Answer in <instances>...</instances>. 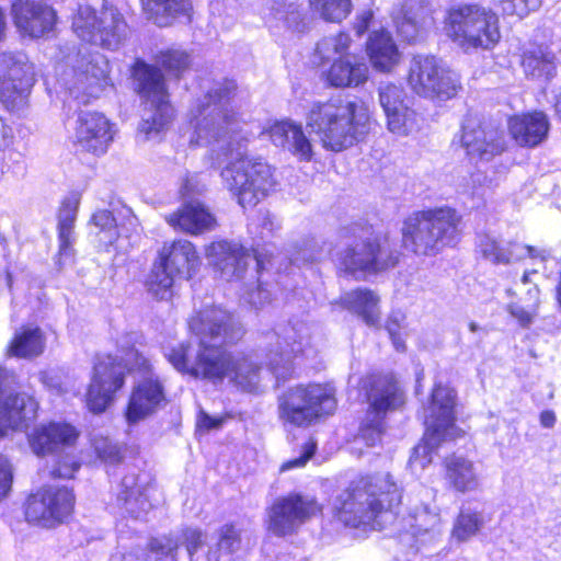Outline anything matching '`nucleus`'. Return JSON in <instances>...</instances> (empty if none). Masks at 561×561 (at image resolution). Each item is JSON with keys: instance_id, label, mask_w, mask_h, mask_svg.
Masks as SVG:
<instances>
[{"instance_id": "412c9836", "label": "nucleus", "mask_w": 561, "mask_h": 561, "mask_svg": "<svg viewBox=\"0 0 561 561\" xmlns=\"http://www.w3.org/2000/svg\"><path fill=\"white\" fill-rule=\"evenodd\" d=\"M11 13L16 27L24 34L38 38L49 33L56 22L55 10L43 1L15 0Z\"/></svg>"}, {"instance_id": "c85d7f7f", "label": "nucleus", "mask_w": 561, "mask_h": 561, "mask_svg": "<svg viewBox=\"0 0 561 561\" xmlns=\"http://www.w3.org/2000/svg\"><path fill=\"white\" fill-rule=\"evenodd\" d=\"M444 463L445 479L455 491L466 493L480 488V476L472 460L453 455L447 457Z\"/></svg>"}, {"instance_id": "338daca9", "label": "nucleus", "mask_w": 561, "mask_h": 561, "mask_svg": "<svg viewBox=\"0 0 561 561\" xmlns=\"http://www.w3.org/2000/svg\"><path fill=\"white\" fill-rule=\"evenodd\" d=\"M314 451H316L314 443L306 444L302 454L295 459L284 462L280 467V471H287L290 469L304 467L308 462V460L313 456Z\"/></svg>"}, {"instance_id": "8fccbe9b", "label": "nucleus", "mask_w": 561, "mask_h": 561, "mask_svg": "<svg viewBox=\"0 0 561 561\" xmlns=\"http://www.w3.org/2000/svg\"><path fill=\"white\" fill-rule=\"evenodd\" d=\"M180 540L171 536L152 538L149 550L156 561H178Z\"/></svg>"}, {"instance_id": "f8f14e48", "label": "nucleus", "mask_w": 561, "mask_h": 561, "mask_svg": "<svg viewBox=\"0 0 561 561\" xmlns=\"http://www.w3.org/2000/svg\"><path fill=\"white\" fill-rule=\"evenodd\" d=\"M66 49L67 54L60 50L62 57L56 67L57 80L73 99L85 104L99 92L100 82L106 75V61L101 55L89 58L81 50Z\"/></svg>"}, {"instance_id": "423d86ee", "label": "nucleus", "mask_w": 561, "mask_h": 561, "mask_svg": "<svg viewBox=\"0 0 561 561\" xmlns=\"http://www.w3.org/2000/svg\"><path fill=\"white\" fill-rule=\"evenodd\" d=\"M345 249L337 254L340 268L358 278L377 274L397 265L398 251L390 240L376 233L370 226L353 224L340 232Z\"/></svg>"}, {"instance_id": "473e14b6", "label": "nucleus", "mask_w": 561, "mask_h": 561, "mask_svg": "<svg viewBox=\"0 0 561 561\" xmlns=\"http://www.w3.org/2000/svg\"><path fill=\"white\" fill-rule=\"evenodd\" d=\"M405 523L408 529L404 536L410 535L421 545L432 541L438 535L439 515L426 505L415 507Z\"/></svg>"}, {"instance_id": "f03ea898", "label": "nucleus", "mask_w": 561, "mask_h": 561, "mask_svg": "<svg viewBox=\"0 0 561 561\" xmlns=\"http://www.w3.org/2000/svg\"><path fill=\"white\" fill-rule=\"evenodd\" d=\"M190 330L198 339L197 348L191 343H180L164 354L178 371L215 385L228 378L248 392L257 389L260 367L247 355L224 347L243 335L242 325L233 314L218 307L206 308L191 319Z\"/></svg>"}, {"instance_id": "1a4fd4ad", "label": "nucleus", "mask_w": 561, "mask_h": 561, "mask_svg": "<svg viewBox=\"0 0 561 561\" xmlns=\"http://www.w3.org/2000/svg\"><path fill=\"white\" fill-rule=\"evenodd\" d=\"M133 75L144 100L139 134L147 140L154 139L168 128L173 118L163 76L160 70L144 61L135 64Z\"/></svg>"}, {"instance_id": "4c0bfd02", "label": "nucleus", "mask_w": 561, "mask_h": 561, "mask_svg": "<svg viewBox=\"0 0 561 561\" xmlns=\"http://www.w3.org/2000/svg\"><path fill=\"white\" fill-rule=\"evenodd\" d=\"M556 57L547 47L537 46L523 55L522 66L526 76L549 79L556 73Z\"/></svg>"}, {"instance_id": "13d9d810", "label": "nucleus", "mask_w": 561, "mask_h": 561, "mask_svg": "<svg viewBox=\"0 0 561 561\" xmlns=\"http://www.w3.org/2000/svg\"><path fill=\"white\" fill-rule=\"evenodd\" d=\"M535 272H525L520 283L517 284V291L522 295L519 300L527 302L530 308H538L539 306V288L536 284L531 283L529 276Z\"/></svg>"}, {"instance_id": "58836bf2", "label": "nucleus", "mask_w": 561, "mask_h": 561, "mask_svg": "<svg viewBox=\"0 0 561 561\" xmlns=\"http://www.w3.org/2000/svg\"><path fill=\"white\" fill-rule=\"evenodd\" d=\"M44 351V339L41 329L27 328L15 333L10 346L9 353L16 357H34Z\"/></svg>"}, {"instance_id": "052dcab7", "label": "nucleus", "mask_w": 561, "mask_h": 561, "mask_svg": "<svg viewBox=\"0 0 561 561\" xmlns=\"http://www.w3.org/2000/svg\"><path fill=\"white\" fill-rule=\"evenodd\" d=\"M537 308H530L527 302L520 300L507 306V311L514 317L520 325L526 327L533 322Z\"/></svg>"}, {"instance_id": "4d7b16f0", "label": "nucleus", "mask_w": 561, "mask_h": 561, "mask_svg": "<svg viewBox=\"0 0 561 561\" xmlns=\"http://www.w3.org/2000/svg\"><path fill=\"white\" fill-rule=\"evenodd\" d=\"M505 248L508 255L507 264L511 262L522 261L526 257H539L541 261H545L548 256V252L546 250H540L518 242H508Z\"/></svg>"}, {"instance_id": "0e129e2a", "label": "nucleus", "mask_w": 561, "mask_h": 561, "mask_svg": "<svg viewBox=\"0 0 561 561\" xmlns=\"http://www.w3.org/2000/svg\"><path fill=\"white\" fill-rule=\"evenodd\" d=\"M12 481V466L7 457L0 455V501L8 495L11 490Z\"/></svg>"}, {"instance_id": "2eb2a0df", "label": "nucleus", "mask_w": 561, "mask_h": 561, "mask_svg": "<svg viewBox=\"0 0 561 561\" xmlns=\"http://www.w3.org/2000/svg\"><path fill=\"white\" fill-rule=\"evenodd\" d=\"M311 329L304 321H296L268 331L264 335L266 365L277 380H286L293 371V357L310 344Z\"/></svg>"}, {"instance_id": "de8ad7c7", "label": "nucleus", "mask_w": 561, "mask_h": 561, "mask_svg": "<svg viewBox=\"0 0 561 561\" xmlns=\"http://www.w3.org/2000/svg\"><path fill=\"white\" fill-rule=\"evenodd\" d=\"M282 148L287 149L301 161H310L313 156L312 145L306 137L301 125L294 122L290 127L288 146H282Z\"/></svg>"}, {"instance_id": "2f4dec72", "label": "nucleus", "mask_w": 561, "mask_h": 561, "mask_svg": "<svg viewBox=\"0 0 561 561\" xmlns=\"http://www.w3.org/2000/svg\"><path fill=\"white\" fill-rule=\"evenodd\" d=\"M33 82V66L24 54L3 53L0 55V84L32 88Z\"/></svg>"}, {"instance_id": "a19ab883", "label": "nucleus", "mask_w": 561, "mask_h": 561, "mask_svg": "<svg viewBox=\"0 0 561 561\" xmlns=\"http://www.w3.org/2000/svg\"><path fill=\"white\" fill-rule=\"evenodd\" d=\"M351 42L352 39L346 33L323 37L317 44L314 57L322 62L331 60L333 62L337 58H344L348 55Z\"/></svg>"}, {"instance_id": "5701e85b", "label": "nucleus", "mask_w": 561, "mask_h": 561, "mask_svg": "<svg viewBox=\"0 0 561 561\" xmlns=\"http://www.w3.org/2000/svg\"><path fill=\"white\" fill-rule=\"evenodd\" d=\"M368 416L385 419L389 412L400 409L405 396L392 375L373 376L367 390Z\"/></svg>"}, {"instance_id": "7ed1b4c3", "label": "nucleus", "mask_w": 561, "mask_h": 561, "mask_svg": "<svg viewBox=\"0 0 561 561\" xmlns=\"http://www.w3.org/2000/svg\"><path fill=\"white\" fill-rule=\"evenodd\" d=\"M126 370L140 374L126 410L128 424H136L165 403V393L163 383L151 370L149 359L135 347L126 350L121 359L112 355L96 357L87 392V405L93 413L104 412L113 401V394L124 386Z\"/></svg>"}, {"instance_id": "b1692460", "label": "nucleus", "mask_w": 561, "mask_h": 561, "mask_svg": "<svg viewBox=\"0 0 561 561\" xmlns=\"http://www.w3.org/2000/svg\"><path fill=\"white\" fill-rule=\"evenodd\" d=\"M76 137L83 150L98 156L103 154L113 141L112 125L101 113H81L78 118Z\"/></svg>"}, {"instance_id": "f704fd0d", "label": "nucleus", "mask_w": 561, "mask_h": 561, "mask_svg": "<svg viewBox=\"0 0 561 561\" xmlns=\"http://www.w3.org/2000/svg\"><path fill=\"white\" fill-rule=\"evenodd\" d=\"M344 307L357 313L368 325L379 320V297L370 289L357 288L342 296Z\"/></svg>"}, {"instance_id": "e2e57ef3", "label": "nucleus", "mask_w": 561, "mask_h": 561, "mask_svg": "<svg viewBox=\"0 0 561 561\" xmlns=\"http://www.w3.org/2000/svg\"><path fill=\"white\" fill-rule=\"evenodd\" d=\"M324 249L320 243L316 240L308 241L305 247L299 250L297 256H295L294 262L297 263L299 261L311 263L321 259Z\"/></svg>"}, {"instance_id": "bb28decb", "label": "nucleus", "mask_w": 561, "mask_h": 561, "mask_svg": "<svg viewBox=\"0 0 561 561\" xmlns=\"http://www.w3.org/2000/svg\"><path fill=\"white\" fill-rule=\"evenodd\" d=\"M549 121L545 113L534 112L516 115L508 121L512 138L522 147H536L541 144L549 131Z\"/></svg>"}, {"instance_id": "6e6d98bb", "label": "nucleus", "mask_w": 561, "mask_h": 561, "mask_svg": "<svg viewBox=\"0 0 561 561\" xmlns=\"http://www.w3.org/2000/svg\"><path fill=\"white\" fill-rule=\"evenodd\" d=\"M93 447L98 457L105 463H118L123 456L121 448L107 437L94 438Z\"/></svg>"}, {"instance_id": "6e6552de", "label": "nucleus", "mask_w": 561, "mask_h": 561, "mask_svg": "<svg viewBox=\"0 0 561 561\" xmlns=\"http://www.w3.org/2000/svg\"><path fill=\"white\" fill-rule=\"evenodd\" d=\"M456 391L448 386L435 383L428 404L424 408L425 433L423 442L413 448L409 463L424 469L432 462V454L442 442L456 436Z\"/></svg>"}, {"instance_id": "5fc2aeb1", "label": "nucleus", "mask_w": 561, "mask_h": 561, "mask_svg": "<svg viewBox=\"0 0 561 561\" xmlns=\"http://www.w3.org/2000/svg\"><path fill=\"white\" fill-rule=\"evenodd\" d=\"M158 62L170 73L179 76L181 71L187 68L190 57L181 50H167L161 53Z\"/></svg>"}, {"instance_id": "c03bdc74", "label": "nucleus", "mask_w": 561, "mask_h": 561, "mask_svg": "<svg viewBox=\"0 0 561 561\" xmlns=\"http://www.w3.org/2000/svg\"><path fill=\"white\" fill-rule=\"evenodd\" d=\"M311 10L328 22L339 23L352 10L351 0H309Z\"/></svg>"}, {"instance_id": "c756f323", "label": "nucleus", "mask_w": 561, "mask_h": 561, "mask_svg": "<svg viewBox=\"0 0 561 561\" xmlns=\"http://www.w3.org/2000/svg\"><path fill=\"white\" fill-rule=\"evenodd\" d=\"M430 0H403L401 15L396 18L399 34L408 42L414 41L431 20Z\"/></svg>"}, {"instance_id": "680f3d73", "label": "nucleus", "mask_w": 561, "mask_h": 561, "mask_svg": "<svg viewBox=\"0 0 561 561\" xmlns=\"http://www.w3.org/2000/svg\"><path fill=\"white\" fill-rule=\"evenodd\" d=\"M291 124L293 122L290 121H280L271 125L267 134L275 146H288V137L290 134Z\"/></svg>"}, {"instance_id": "69168bd1", "label": "nucleus", "mask_w": 561, "mask_h": 561, "mask_svg": "<svg viewBox=\"0 0 561 561\" xmlns=\"http://www.w3.org/2000/svg\"><path fill=\"white\" fill-rule=\"evenodd\" d=\"M403 319L401 314H392L386 323V331L388 332L392 343L398 351L404 350V342L400 333V321Z\"/></svg>"}, {"instance_id": "864d4df0", "label": "nucleus", "mask_w": 561, "mask_h": 561, "mask_svg": "<svg viewBox=\"0 0 561 561\" xmlns=\"http://www.w3.org/2000/svg\"><path fill=\"white\" fill-rule=\"evenodd\" d=\"M383 431V420L373 415L368 416L367 413L359 428L357 439L363 440L367 446H375L380 442Z\"/></svg>"}, {"instance_id": "f3484780", "label": "nucleus", "mask_w": 561, "mask_h": 561, "mask_svg": "<svg viewBox=\"0 0 561 561\" xmlns=\"http://www.w3.org/2000/svg\"><path fill=\"white\" fill-rule=\"evenodd\" d=\"M320 512L321 506L313 496L289 493L278 497L268 508L267 529L277 537H285Z\"/></svg>"}, {"instance_id": "603ef678", "label": "nucleus", "mask_w": 561, "mask_h": 561, "mask_svg": "<svg viewBox=\"0 0 561 561\" xmlns=\"http://www.w3.org/2000/svg\"><path fill=\"white\" fill-rule=\"evenodd\" d=\"M491 3L503 15H516L522 19L538 9L541 0H491Z\"/></svg>"}, {"instance_id": "ea45409f", "label": "nucleus", "mask_w": 561, "mask_h": 561, "mask_svg": "<svg viewBox=\"0 0 561 561\" xmlns=\"http://www.w3.org/2000/svg\"><path fill=\"white\" fill-rule=\"evenodd\" d=\"M243 548L240 531L232 525H225L219 530V538L215 550H209L207 561H220L225 558L231 561Z\"/></svg>"}, {"instance_id": "a211bd4d", "label": "nucleus", "mask_w": 561, "mask_h": 561, "mask_svg": "<svg viewBox=\"0 0 561 561\" xmlns=\"http://www.w3.org/2000/svg\"><path fill=\"white\" fill-rule=\"evenodd\" d=\"M75 495L67 488L45 486L27 499L26 519L51 528L64 523L72 513Z\"/></svg>"}, {"instance_id": "72a5a7b5", "label": "nucleus", "mask_w": 561, "mask_h": 561, "mask_svg": "<svg viewBox=\"0 0 561 561\" xmlns=\"http://www.w3.org/2000/svg\"><path fill=\"white\" fill-rule=\"evenodd\" d=\"M117 501L134 518H141L151 508L147 494L137 484L136 474H127L122 479Z\"/></svg>"}, {"instance_id": "4468645a", "label": "nucleus", "mask_w": 561, "mask_h": 561, "mask_svg": "<svg viewBox=\"0 0 561 561\" xmlns=\"http://www.w3.org/2000/svg\"><path fill=\"white\" fill-rule=\"evenodd\" d=\"M199 264V257L194 245L187 240H176L165 243L147 278L148 293L157 299H167L171 295L174 277L188 278L192 271Z\"/></svg>"}, {"instance_id": "c9c22d12", "label": "nucleus", "mask_w": 561, "mask_h": 561, "mask_svg": "<svg viewBox=\"0 0 561 561\" xmlns=\"http://www.w3.org/2000/svg\"><path fill=\"white\" fill-rule=\"evenodd\" d=\"M146 16L159 26L170 25L181 14L191 10L190 0H140Z\"/></svg>"}, {"instance_id": "7c9ffc66", "label": "nucleus", "mask_w": 561, "mask_h": 561, "mask_svg": "<svg viewBox=\"0 0 561 561\" xmlns=\"http://www.w3.org/2000/svg\"><path fill=\"white\" fill-rule=\"evenodd\" d=\"M366 49L370 62L379 71L389 72L399 64V50L387 31L381 30L371 33Z\"/></svg>"}, {"instance_id": "9b49d317", "label": "nucleus", "mask_w": 561, "mask_h": 561, "mask_svg": "<svg viewBox=\"0 0 561 561\" xmlns=\"http://www.w3.org/2000/svg\"><path fill=\"white\" fill-rule=\"evenodd\" d=\"M71 26L81 41L111 50L123 44L128 31L122 13L115 7L106 4L99 11L89 4H79Z\"/></svg>"}, {"instance_id": "dca6fc26", "label": "nucleus", "mask_w": 561, "mask_h": 561, "mask_svg": "<svg viewBox=\"0 0 561 561\" xmlns=\"http://www.w3.org/2000/svg\"><path fill=\"white\" fill-rule=\"evenodd\" d=\"M408 82L420 96L431 100H449L460 88L456 72L434 56L417 55L410 64Z\"/></svg>"}, {"instance_id": "0eeeda50", "label": "nucleus", "mask_w": 561, "mask_h": 561, "mask_svg": "<svg viewBox=\"0 0 561 561\" xmlns=\"http://www.w3.org/2000/svg\"><path fill=\"white\" fill-rule=\"evenodd\" d=\"M461 216L450 207L416 211L402 227L404 247L419 255H435L460 236Z\"/></svg>"}, {"instance_id": "79ce46f5", "label": "nucleus", "mask_w": 561, "mask_h": 561, "mask_svg": "<svg viewBox=\"0 0 561 561\" xmlns=\"http://www.w3.org/2000/svg\"><path fill=\"white\" fill-rule=\"evenodd\" d=\"M482 513L472 510H461L457 516L451 536L458 542H465L476 536L484 526Z\"/></svg>"}, {"instance_id": "37998d69", "label": "nucleus", "mask_w": 561, "mask_h": 561, "mask_svg": "<svg viewBox=\"0 0 561 561\" xmlns=\"http://www.w3.org/2000/svg\"><path fill=\"white\" fill-rule=\"evenodd\" d=\"M389 131L407 136L417 128L416 113L409 103L385 113Z\"/></svg>"}, {"instance_id": "aec40b11", "label": "nucleus", "mask_w": 561, "mask_h": 561, "mask_svg": "<svg viewBox=\"0 0 561 561\" xmlns=\"http://www.w3.org/2000/svg\"><path fill=\"white\" fill-rule=\"evenodd\" d=\"M8 371L0 368V437L11 430H26L36 417L37 402L26 393L5 394L2 386Z\"/></svg>"}, {"instance_id": "3c124183", "label": "nucleus", "mask_w": 561, "mask_h": 561, "mask_svg": "<svg viewBox=\"0 0 561 561\" xmlns=\"http://www.w3.org/2000/svg\"><path fill=\"white\" fill-rule=\"evenodd\" d=\"M378 94L380 106L385 113L409 103L403 88L394 83H381L378 89Z\"/></svg>"}, {"instance_id": "39448f33", "label": "nucleus", "mask_w": 561, "mask_h": 561, "mask_svg": "<svg viewBox=\"0 0 561 561\" xmlns=\"http://www.w3.org/2000/svg\"><path fill=\"white\" fill-rule=\"evenodd\" d=\"M368 122L363 104L336 98L314 103L308 113L307 127L325 149L342 151L368 133Z\"/></svg>"}, {"instance_id": "774afa93", "label": "nucleus", "mask_w": 561, "mask_h": 561, "mask_svg": "<svg viewBox=\"0 0 561 561\" xmlns=\"http://www.w3.org/2000/svg\"><path fill=\"white\" fill-rule=\"evenodd\" d=\"M245 299L253 307L261 308L271 300V293L262 284H259L256 289L247 293Z\"/></svg>"}, {"instance_id": "393cba45", "label": "nucleus", "mask_w": 561, "mask_h": 561, "mask_svg": "<svg viewBox=\"0 0 561 561\" xmlns=\"http://www.w3.org/2000/svg\"><path fill=\"white\" fill-rule=\"evenodd\" d=\"M78 437L76 428L65 423L39 426L28 434V443L36 455H46L71 446Z\"/></svg>"}, {"instance_id": "9d476101", "label": "nucleus", "mask_w": 561, "mask_h": 561, "mask_svg": "<svg viewBox=\"0 0 561 561\" xmlns=\"http://www.w3.org/2000/svg\"><path fill=\"white\" fill-rule=\"evenodd\" d=\"M447 35L462 48H492L501 37L497 15L479 4H461L449 10Z\"/></svg>"}, {"instance_id": "09e8293b", "label": "nucleus", "mask_w": 561, "mask_h": 561, "mask_svg": "<svg viewBox=\"0 0 561 561\" xmlns=\"http://www.w3.org/2000/svg\"><path fill=\"white\" fill-rule=\"evenodd\" d=\"M477 248L485 260L494 264H507L508 255L506 248L495 237L490 234L480 236Z\"/></svg>"}, {"instance_id": "49530a36", "label": "nucleus", "mask_w": 561, "mask_h": 561, "mask_svg": "<svg viewBox=\"0 0 561 561\" xmlns=\"http://www.w3.org/2000/svg\"><path fill=\"white\" fill-rule=\"evenodd\" d=\"M91 222L98 231L99 241L104 245H111L119 236L116 218L111 211L101 209L93 214Z\"/></svg>"}, {"instance_id": "ddd939ff", "label": "nucleus", "mask_w": 561, "mask_h": 561, "mask_svg": "<svg viewBox=\"0 0 561 561\" xmlns=\"http://www.w3.org/2000/svg\"><path fill=\"white\" fill-rule=\"evenodd\" d=\"M335 408L332 389L317 383L293 387L278 398L279 419L297 427L310 425L318 417L333 413Z\"/></svg>"}, {"instance_id": "4be33fe9", "label": "nucleus", "mask_w": 561, "mask_h": 561, "mask_svg": "<svg viewBox=\"0 0 561 561\" xmlns=\"http://www.w3.org/2000/svg\"><path fill=\"white\" fill-rule=\"evenodd\" d=\"M461 146L472 159L490 161L505 149V140L495 129H484L474 118H467L460 135Z\"/></svg>"}, {"instance_id": "a18cd8bd", "label": "nucleus", "mask_w": 561, "mask_h": 561, "mask_svg": "<svg viewBox=\"0 0 561 561\" xmlns=\"http://www.w3.org/2000/svg\"><path fill=\"white\" fill-rule=\"evenodd\" d=\"M30 87L18 84H0V103L13 114H22L27 107Z\"/></svg>"}, {"instance_id": "f257e3e1", "label": "nucleus", "mask_w": 561, "mask_h": 561, "mask_svg": "<svg viewBox=\"0 0 561 561\" xmlns=\"http://www.w3.org/2000/svg\"><path fill=\"white\" fill-rule=\"evenodd\" d=\"M237 85L232 80L216 83L191 112L190 145L208 148L214 168L229 161L220 176L225 187L242 207L255 206L274 191L272 167L262 158L247 156L249 135L228 105Z\"/></svg>"}, {"instance_id": "6ab92c4d", "label": "nucleus", "mask_w": 561, "mask_h": 561, "mask_svg": "<svg viewBox=\"0 0 561 561\" xmlns=\"http://www.w3.org/2000/svg\"><path fill=\"white\" fill-rule=\"evenodd\" d=\"M206 256L220 277L228 280L244 278L250 263L261 268V260L250 250L234 241H217L206 248Z\"/></svg>"}, {"instance_id": "a878e982", "label": "nucleus", "mask_w": 561, "mask_h": 561, "mask_svg": "<svg viewBox=\"0 0 561 561\" xmlns=\"http://www.w3.org/2000/svg\"><path fill=\"white\" fill-rule=\"evenodd\" d=\"M368 77L367 64L355 55L335 59L324 72L327 83L335 88H356L363 85Z\"/></svg>"}, {"instance_id": "e433bc0d", "label": "nucleus", "mask_w": 561, "mask_h": 561, "mask_svg": "<svg viewBox=\"0 0 561 561\" xmlns=\"http://www.w3.org/2000/svg\"><path fill=\"white\" fill-rule=\"evenodd\" d=\"M80 204L79 195L72 193L65 197L58 213V238L59 252L62 255H69L73 237V227Z\"/></svg>"}, {"instance_id": "20e7f679", "label": "nucleus", "mask_w": 561, "mask_h": 561, "mask_svg": "<svg viewBox=\"0 0 561 561\" xmlns=\"http://www.w3.org/2000/svg\"><path fill=\"white\" fill-rule=\"evenodd\" d=\"M401 489L389 472L360 476L350 482L333 502L334 515L345 527L377 529L381 515L399 505Z\"/></svg>"}, {"instance_id": "bf43d9fd", "label": "nucleus", "mask_w": 561, "mask_h": 561, "mask_svg": "<svg viewBox=\"0 0 561 561\" xmlns=\"http://www.w3.org/2000/svg\"><path fill=\"white\" fill-rule=\"evenodd\" d=\"M178 539L185 545L191 561H197L194 559V554L204 543L203 533L198 529L187 528Z\"/></svg>"}, {"instance_id": "cd10ccee", "label": "nucleus", "mask_w": 561, "mask_h": 561, "mask_svg": "<svg viewBox=\"0 0 561 561\" xmlns=\"http://www.w3.org/2000/svg\"><path fill=\"white\" fill-rule=\"evenodd\" d=\"M167 220L172 227L192 234L213 230L217 225L210 210L197 201L184 204L182 208L167 217Z\"/></svg>"}]
</instances>
